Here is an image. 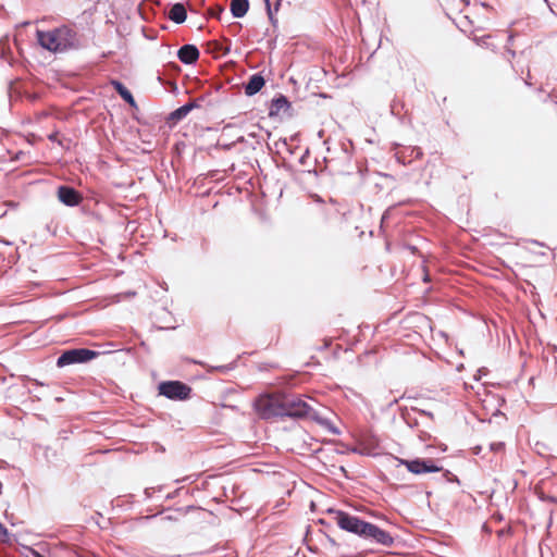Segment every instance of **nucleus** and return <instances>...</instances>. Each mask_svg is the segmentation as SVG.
I'll use <instances>...</instances> for the list:
<instances>
[{"mask_svg": "<svg viewBox=\"0 0 557 557\" xmlns=\"http://www.w3.org/2000/svg\"><path fill=\"white\" fill-rule=\"evenodd\" d=\"M490 39V36H482V37H475L474 40L480 46H488L487 40Z\"/></svg>", "mask_w": 557, "mask_h": 557, "instance_id": "19", "label": "nucleus"}, {"mask_svg": "<svg viewBox=\"0 0 557 557\" xmlns=\"http://www.w3.org/2000/svg\"><path fill=\"white\" fill-rule=\"evenodd\" d=\"M249 9L248 0H232L231 1V12L234 17H243L246 15Z\"/></svg>", "mask_w": 557, "mask_h": 557, "instance_id": "15", "label": "nucleus"}, {"mask_svg": "<svg viewBox=\"0 0 557 557\" xmlns=\"http://www.w3.org/2000/svg\"><path fill=\"white\" fill-rule=\"evenodd\" d=\"M283 417L297 419L306 418L314 421L334 435H338L341 433L330 418H327L323 412L311 407L298 396L283 395Z\"/></svg>", "mask_w": 557, "mask_h": 557, "instance_id": "3", "label": "nucleus"}, {"mask_svg": "<svg viewBox=\"0 0 557 557\" xmlns=\"http://www.w3.org/2000/svg\"><path fill=\"white\" fill-rule=\"evenodd\" d=\"M255 409L262 419L283 417V395H261L255 400Z\"/></svg>", "mask_w": 557, "mask_h": 557, "instance_id": "4", "label": "nucleus"}, {"mask_svg": "<svg viewBox=\"0 0 557 557\" xmlns=\"http://www.w3.org/2000/svg\"><path fill=\"white\" fill-rule=\"evenodd\" d=\"M33 557H44L39 552L32 549Z\"/></svg>", "mask_w": 557, "mask_h": 557, "instance_id": "26", "label": "nucleus"}, {"mask_svg": "<svg viewBox=\"0 0 557 557\" xmlns=\"http://www.w3.org/2000/svg\"><path fill=\"white\" fill-rule=\"evenodd\" d=\"M189 112L190 108L184 104L170 113L169 121L176 123L183 120Z\"/></svg>", "mask_w": 557, "mask_h": 557, "instance_id": "17", "label": "nucleus"}, {"mask_svg": "<svg viewBox=\"0 0 557 557\" xmlns=\"http://www.w3.org/2000/svg\"><path fill=\"white\" fill-rule=\"evenodd\" d=\"M177 58L184 64H193L199 58V50L194 45H184L177 51Z\"/></svg>", "mask_w": 557, "mask_h": 557, "instance_id": "9", "label": "nucleus"}, {"mask_svg": "<svg viewBox=\"0 0 557 557\" xmlns=\"http://www.w3.org/2000/svg\"><path fill=\"white\" fill-rule=\"evenodd\" d=\"M144 493H145L146 498H150L152 496L153 488L147 487V488H145Z\"/></svg>", "mask_w": 557, "mask_h": 557, "instance_id": "25", "label": "nucleus"}, {"mask_svg": "<svg viewBox=\"0 0 557 557\" xmlns=\"http://www.w3.org/2000/svg\"><path fill=\"white\" fill-rule=\"evenodd\" d=\"M264 2L267 5V12H268L269 20L275 26L277 23V20L274 17L273 11L271 9L270 0H264Z\"/></svg>", "mask_w": 557, "mask_h": 557, "instance_id": "18", "label": "nucleus"}, {"mask_svg": "<svg viewBox=\"0 0 557 557\" xmlns=\"http://www.w3.org/2000/svg\"><path fill=\"white\" fill-rule=\"evenodd\" d=\"M111 85L125 102L131 107H136V101L132 92L121 82L113 79Z\"/></svg>", "mask_w": 557, "mask_h": 557, "instance_id": "14", "label": "nucleus"}, {"mask_svg": "<svg viewBox=\"0 0 557 557\" xmlns=\"http://www.w3.org/2000/svg\"><path fill=\"white\" fill-rule=\"evenodd\" d=\"M280 5H281V2H280V0H278V1L275 3L274 10H275V11H277Z\"/></svg>", "mask_w": 557, "mask_h": 557, "instance_id": "27", "label": "nucleus"}, {"mask_svg": "<svg viewBox=\"0 0 557 557\" xmlns=\"http://www.w3.org/2000/svg\"><path fill=\"white\" fill-rule=\"evenodd\" d=\"M327 513L339 529L352 533L360 539L373 544L392 547L394 537L392 534L377 525L367 522L357 516L350 515L339 509H329Z\"/></svg>", "mask_w": 557, "mask_h": 557, "instance_id": "1", "label": "nucleus"}, {"mask_svg": "<svg viewBox=\"0 0 557 557\" xmlns=\"http://www.w3.org/2000/svg\"><path fill=\"white\" fill-rule=\"evenodd\" d=\"M480 449H481L480 447H475V448H474V454H479V453H480Z\"/></svg>", "mask_w": 557, "mask_h": 557, "instance_id": "28", "label": "nucleus"}, {"mask_svg": "<svg viewBox=\"0 0 557 557\" xmlns=\"http://www.w3.org/2000/svg\"><path fill=\"white\" fill-rule=\"evenodd\" d=\"M503 447H504V443H494L491 445L492 450H499V449H503Z\"/></svg>", "mask_w": 557, "mask_h": 557, "instance_id": "22", "label": "nucleus"}, {"mask_svg": "<svg viewBox=\"0 0 557 557\" xmlns=\"http://www.w3.org/2000/svg\"><path fill=\"white\" fill-rule=\"evenodd\" d=\"M444 475L447 478L448 481H456V482H459L457 476L454 475L451 472H449V470H446Z\"/></svg>", "mask_w": 557, "mask_h": 557, "instance_id": "21", "label": "nucleus"}, {"mask_svg": "<svg viewBox=\"0 0 557 557\" xmlns=\"http://www.w3.org/2000/svg\"><path fill=\"white\" fill-rule=\"evenodd\" d=\"M195 363H198V364L202 366L203 368H206L207 372H209V373L220 372V373L225 374L235 368V362H232L228 364H222V366H209L201 361H195Z\"/></svg>", "mask_w": 557, "mask_h": 557, "instance_id": "16", "label": "nucleus"}, {"mask_svg": "<svg viewBox=\"0 0 557 557\" xmlns=\"http://www.w3.org/2000/svg\"><path fill=\"white\" fill-rule=\"evenodd\" d=\"M38 44L46 50L61 53L81 48V36L67 25L55 27L51 30H37Z\"/></svg>", "mask_w": 557, "mask_h": 557, "instance_id": "2", "label": "nucleus"}, {"mask_svg": "<svg viewBox=\"0 0 557 557\" xmlns=\"http://www.w3.org/2000/svg\"><path fill=\"white\" fill-rule=\"evenodd\" d=\"M290 107V102L284 95H280L271 101L269 115L277 116Z\"/></svg>", "mask_w": 557, "mask_h": 557, "instance_id": "11", "label": "nucleus"}, {"mask_svg": "<svg viewBox=\"0 0 557 557\" xmlns=\"http://www.w3.org/2000/svg\"><path fill=\"white\" fill-rule=\"evenodd\" d=\"M265 85V79L261 73L251 75L247 83L244 84L245 94L249 97L259 92Z\"/></svg>", "mask_w": 557, "mask_h": 557, "instance_id": "10", "label": "nucleus"}, {"mask_svg": "<svg viewBox=\"0 0 557 557\" xmlns=\"http://www.w3.org/2000/svg\"><path fill=\"white\" fill-rule=\"evenodd\" d=\"M158 389L160 395L172 400H186L191 394V387L181 381L162 382Z\"/></svg>", "mask_w": 557, "mask_h": 557, "instance_id": "6", "label": "nucleus"}, {"mask_svg": "<svg viewBox=\"0 0 557 557\" xmlns=\"http://www.w3.org/2000/svg\"><path fill=\"white\" fill-rule=\"evenodd\" d=\"M187 12L182 3H175L172 5L169 12V18L176 24H182L186 21Z\"/></svg>", "mask_w": 557, "mask_h": 557, "instance_id": "13", "label": "nucleus"}, {"mask_svg": "<svg viewBox=\"0 0 557 557\" xmlns=\"http://www.w3.org/2000/svg\"><path fill=\"white\" fill-rule=\"evenodd\" d=\"M8 535V530L7 528L0 522V537L2 536H7Z\"/></svg>", "mask_w": 557, "mask_h": 557, "instance_id": "24", "label": "nucleus"}, {"mask_svg": "<svg viewBox=\"0 0 557 557\" xmlns=\"http://www.w3.org/2000/svg\"><path fill=\"white\" fill-rule=\"evenodd\" d=\"M99 355L98 351L87 348H74L63 351L58 360L57 366L63 368L70 364L85 363L95 359Z\"/></svg>", "mask_w": 557, "mask_h": 557, "instance_id": "5", "label": "nucleus"}, {"mask_svg": "<svg viewBox=\"0 0 557 557\" xmlns=\"http://www.w3.org/2000/svg\"><path fill=\"white\" fill-rule=\"evenodd\" d=\"M186 107H189L190 108V111L195 108H199V103L197 101H190V102H187L185 103Z\"/></svg>", "mask_w": 557, "mask_h": 557, "instance_id": "23", "label": "nucleus"}, {"mask_svg": "<svg viewBox=\"0 0 557 557\" xmlns=\"http://www.w3.org/2000/svg\"><path fill=\"white\" fill-rule=\"evenodd\" d=\"M58 199L65 206L75 207L82 202L83 197L75 188L62 185L58 188Z\"/></svg>", "mask_w": 557, "mask_h": 557, "instance_id": "8", "label": "nucleus"}, {"mask_svg": "<svg viewBox=\"0 0 557 557\" xmlns=\"http://www.w3.org/2000/svg\"><path fill=\"white\" fill-rule=\"evenodd\" d=\"M401 465H405L407 470L413 474L433 473L442 471V467H438L431 459L416 458L413 460H400Z\"/></svg>", "mask_w": 557, "mask_h": 557, "instance_id": "7", "label": "nucleus"}, {"mask_svg": "<svg viewBox=\"0 0 557 557\" xmlns=\"http://www.w3.org/2000/svg\"><path fill=\"white\" fill-rule=\"evenodd\" d=\"M418 416H423V417H428L429 419H433L432 412H429L425 410H418L416 408H412L411 411H407V412L403 413V418H404L405 422L410 428H416L419 425Z\"/></svg>", "mask_w": 557, "mask_h": 557, "instance_id": "12", "label": "nucleus"}, {"mask_svg": "<svg viewBox=\"0 0 557 557\" xmlns=\"http://www.w3.org/2000/svg\"><path fill=\"white\" fill-rule=\"evenodd\" d=\"M7 53H8V48L5 47V45L2 41H0V58L3 60H7Z\"/></svg>", "mask_w": 557, "mask_h": 557, "instance_id": "20", "label": "nucleus"}]
</instances>
